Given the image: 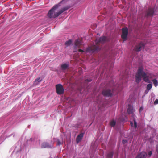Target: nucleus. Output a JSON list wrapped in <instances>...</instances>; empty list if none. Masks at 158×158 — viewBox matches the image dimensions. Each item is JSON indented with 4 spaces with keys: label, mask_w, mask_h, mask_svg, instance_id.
<instances>
[{
    "label": "nucleus",
    "mask_w": 158,
    "mask_h": 158,
    "mask_svg": "<svg viewBox=\"0 0 158 158\" xmlns=\"http://www.w3.org/2000/svg\"><path fill=\"white\" fill-rule=\"evenodd\" d=\"M143 66H141L139 67L135 76V79L136 82L139 83L141 81L142 78L147 83H150L151 81L149 79V76L144 71Z\"/></svg>",
    "instance_id": "nucleus-1"
},
{
    "label": "nucleus",
    "mask_w": 158,
    "mask_h": 158,
    "mask_svg": "<svg viewBox=\"0 0 158 158\" xmlns=\"http://www.w3.org/2000/svg\"><path fill=\"white\" fill-rule=\"evenodd\" d=\"M115 85L114 80L110 81L106 85V87L102 90V95L106 97H112L114 96L115 94Z\"/></svg>",
    "instance_id": "nucleus-2"
},
{
    "label": "nucleus",
    "mask_w": 158,
    "mask_h": 158,
    "mask_svg": "<svg viewBox=\"0 0 158 158\" xmlns=\"http://www.w3.org/2000/svg\"><path fill=\"white\" fill-rule=\"evenodd\" d=\"M127 107V112L128 114H132L131 118V120L130 121L131 126L136 129L137 128L138 124L137 122L136 121L137 117L133 113L135 110H134L133 106L131 104H128Z\"/></svg>",
    "instance_id": "nucleus-3"
},
{
    "label": "nucleus",
    "mask_w": 158,
    "mask_h": 158,
    "mask_svg": "<svg viewBox=\"0 0 158 158\" xmlns=\"http://www.w3.org/2000/svg\"><path fill=\"white\" fill-rule=\"evenodd\" d=\"M155 13V8L149 7L145 11V16H144L143 14L140 15L138 16V19H139L141 22H143L145 18L148 19L150 17L152 18Z\"/></svg>",
    "instance_id": "nucleus-4"
},
{
    "label": "nucleus",
    "mask_w": 158,
    "mask_h": 158,
    "mask_svg": "<svg viewBox=\"0 0 158 158\" xmlns=\"http://www.w3.org/2000/svg\"><path fill=\"white\" fill-rule=\"evenodd\" d=\"M84 46L82 40L78 39L76 40H75L74 44V48L75 50L74 51L76 52L77 50H78L79 52H84L85 51L81 49L83 48Z\"/></svg>",
    "instance_id": "nucleus-5"
},
{
    "label": "nucleus",
    "mask_w": 158,
    "mask_h": 158,
    "mask_svg": "<svg viewBox=\"0 0 158 158\" xmlns=\"http://www.w3.org/2000/svg\"><path fill=\"white\" fill-rule=\"evenodd\" d=\"M101 50V48L99 46L95 45L94 46L93 48H92L91 47H88L86 49L85 51L86 52L94 53V52H98Z\"/></svg>",
    "instance_id": "nucleus-6"
},
{
    "label": "nucleus",
    "mask_w": 158,
    "mask_h": 158,
    "mask_svg": "<svg viewBox=\"0 0 158 158\" xmlns=\"http://www.w3.org/2000/svg\"><path fill=\"white\" fill-rule=\"evenodd\" d=\"M56 91L58 95H62L64 93V89L63 85L61 84H56L55 86Z\"/></svg>",
    "instance_id": "nucleus-7"
},
{
    "label": "nucleus",
    "mask_w": 158,
    "mask_h": 158,
    "mask_svg": "<svg viewBox=\"0 0 158 158\" xmlns=\"http://www.w3.org/2000/svg\"><path fill=\"white\" fill-rule=\"evenodd\" d=\"M122 33L121 37L124 41H126L127 39V37L128 34V28L125 27L122 29Z\"/></svg>",
    "instance_id": "nucleus-8"
},
{
    "label": "nucleus",
    "mask_w": 158,
    "mask_h": 158,
    "mask_svg": "<svg viewBox=\"0 0 158 158\" xmlns=\"http://www.w3.org/2000/svg\"><path fill=\"white\" fill-rule=\"evenodd\" d=\"M145 44L142 42H141L138 45L136 46L134 48L135 51L139 52L140 51L142 48H144L145 47Z\"/></svg>",
    "instance_id": "nucleus-9"
},
{
    "label": "nucleus",
    "mask_w": 158,
    "mask_h": 158,
    "mask_svg": "<svg viewBox=\"0 0 158 158\" xmlns=\"http://www.w3.org/2000/svg\"><path fill=\"white\" fill-rule=\"evenodd\" d=\"M107 40V37L105 36H103L97 39L96 41L98 43L103 44Z\"/></svg>",
    "instance_id": "nucleus-10"
},
{
    "label": "nucleus",
    "mask_w": 158,
    "mask_h": 158,
    "mask_svg": "<svg viewBox=\"0 0 158 158\" xmlns=\"http://www.w3.org/2000/svg\"><path fill=\"white\" fill-rule=\"evenodd\" d=\"M69 62L63 63L61 65V69L62 71L64 72L66 69L69 68Z\"/></svg>",
    "instance_id": "nucleus-11"
},
{
    "label": "nucleus",
    "mask_w": 158,
    "mask_h": 158,
    "mask_svg": "<svg viewBox=\"0 0 158 158\" xmlns=\"http://www.w3.org/2000/svg\"><path fill=\"white\" fill-rule=\"evenodd\" d=\"M53 148V145L52 144H50L49 143L44 142L41 145V148Z\"/></svg>",
    "instance_id": "nucleus-12"
},
{
    "label": "nucleus",
    "mask_w": 158,
    "mask_h": 158,
    "mask_svg": "<svg viewBox=\"0 0 158 158\" xmlns=\"http://www.w3.org/2000/svg\"><path fill=\"white\" fill-rule=\"evenodd\" d=\"M85 133V131L81 132L77 136L76 139V142L77 143L82 139Z\"/></svg>",
    "instance_id": "nucleus-13"
},
{
    "label": "nucleus",
    "mask_w": 158,
    "mask_h": 158,
    "mask_svg": "<svg viewBox=\"0 0 158 158\" xmlns=\"http://www.w3.org/2000/svg\"><path fill=\"white\" fill-rule=\"evenodd\" d=\"M147 155V154L145 152L142 151L137 155L136 158H146Z\"/></svg>",
    "instance_id": "nucleus-14"
},
{
    "label": "nucleus",
    "mask_w": 158,
    "mask_h": 158,
    "mask_svg": "<svg viewBox=\"0 0 158 158\" xmlns=\"http://www.w3.org/2000/svg\"><path fill=\"white\" fill-rule=\"evenodd\" d=\"M114 153L113 151L108 152L106 154V158H113Z\"/></svg>",
    "instance_id": "nucleus-15"
},
{
    "label": "nucleus",
    "mask_w": 158,
    "mask_h": 158,
    "mask_svg": "<svg viewBox=\"0 0 158 158\" xmlns=\"http://www.w3.org/2000/svg\"><path fill=\"white\" fill-rule=\"evenodd\" d=\"M13 135V136L14 137L15 136V134L13 133V134H11L9 136H7L6 137H5V136L4 135H2L0 137V143H1L2 142L4 141V140L6 138L9 137L10 136H11V135Z\"/></svg>",
    "instance_id": "nucleus-16"
},
{
    "label": "nucleus",
    "mask_w": 158,
    "mask_h": 158,
    "mask_svg": "<svg viewBox=\"0 0 158 158\" xmlns=\"http://www.w3.org/2000/svg\"><path fill=\"white\" fill-rule=\"evenodd\" d=\"M42 81V79L40 77L36 78L35 80L34 83V84L36 85L39 84Z\"/></svg>",
    "instance_id": "nucleus-17"
},
{
    "label": "nucleus",
    "mask_w": 158,
    "mask_h": 158,
    "mask_svg": "<svg viewBox=\"0 0 158 158\" xmlns=\"http://www.w3.org/2000/svg\"><path fill=\"white\" fill-rule=\"evenodd\" d=\"M70 8L69 6H67L65 7L62 8L60 10H61L62 13H63L64 12L66 11Z\"/></svg>",
    "instance_id": "nucleus-18"
},
{
    "label": "nucleus",
    "mask_w": 158,
    "mask_h": 158,
    "mask_svg": "<svg viewBox=\"0 0 158 158\" xmlns=\"http://www.w3.org/2000/svg\"><path fill=\"white\" fill-rule=\"evenodd\" d=\"M152 82L154 86L156 87L158 85V82L156 79L155 78L152 80Z\"/></svg>",
    "instance_id": "nucleus-19"
},
{
    "label": "nucleus",
    "mask_w": 158,
    "mask_h": 158,
    "mask_svg": "<svg viewBox=\"0 0 158 158\" xmlns=\"http://www.w3.org/2000/svg\"><path fill=\"white\" fill-rule=\"evenodd\" d=\"M62 13L60 10L57 12L54 13V18L58 17Z\"/></svg>",
    "instance_id": "nucleus-20"
},
{
    "label": "nucleus",
    "mask_w": 158,
    "mask_h": 158,
    "mask_svg": "<svg viewBox=\"0 0 158 158\" xmlns=\"http://www.w3.org/2000/svg\"><path fill=\"white\" fill-rule=\"evenodd\" d=\"M72 42V41L71 40H69L65 42V44L67 46H69L71 44Z\"/></svg>",
    "instance_id": "nucleus-21"
},
{
    "label": "nucleus",
    "mask_w": 158,
    "mask_h": 158,
    "mask_svg": "<svg viewBox=\"0 0 158 158\" xmlns=\"http://www.w3.org/2000/svg\"><path fill=\"white\" fill-rule=\"evenodd\" d=\"M147 86V89L148 91L150 90L152 87V83H149Z\"/></svg>",
    "instance_id": "nucleus-22"
},
{
    "label": "nucleus",
    "mask_w": 158,
    "mask_h": 158,
    "mask_svg": "<svg viewBox=\"0 0 158 158\" xmlns=\"http://www.w3.org/2000/svg\"><path fill=\"white\" fill-rule=\"evenodd\" d=\"M116 124V121L114 120H113L111 121L110 123V124L112 127L114 126Z\"/></svg>",
    "instance_id": "nucleus-23"
},
{
    "label": "nucleus",
    "mask_w": 158,
    "mask_h": 158,
    "mask_svg": "<svg viewBox=\"0 0 158 158\" xmlns=\"http://www.w3.org/2000/svg\"><path fill=\"white\" fill-rule=\"evenodd\" d=\"M127 118V117L126 116H125V117L123 118H120V120L121 122H123L125 121H126Z\"/></svg>",
    "instance_id": "nucleus-24"
},
{
    "label": "nucleus",
    "mask_w": 158,
    "mask_h": 158,
    "mask_svg": "<svg viewBox=\"0 0 158 158\" xmlns=\"http://www.w3.org/2000/svg\"><path fill=\"white\" fill-rule=\"evenodd\" d=\"M63 144V142H61L59 139L57 140V146H60Z\"/></svg>",
    "instance_id": "nucleus-25"
},
{
    "label": "nucleus",
    "mask_w": 158,
    "mask_h": 158,
    "mask_svg": "<svg viewBox=\"0 0 158 158\" xmlns=\"http://www.w3.org/2000/svg\"><path fill=\"white\" fill-rule=\"evenodd\" d=\"M152 151L150 150L148 152L147 154L149 157H150L152 154Z\"/></svg>",
    "instance_id": "nucleus-26"
},
{
    "label": "nucleus",
    "mask_w": 158,
    "mask_h": 158,
    "mask_svg": "<svg viewBox=\"0 0 158 158\" xmlns=\"http://www.w3.org/2000/svg\"><path fill=\"white\" fill-rule=\"evenodd\" d=\"M21 151L20 149L18 150L17 149V148H15L14 149V152H16V153H18L19 152H20Z\"/></svg>",
    "instance_id": "nucleus-27"
},
{
    "label": "nucleus",
    "mask_w": 158,
    "mask_h": 158,
    "mask_svg": "<svg viewBox=\"0 0 158 158\" xmlns=\"http://www.w3.org/2000/svg\"><path fill=\"white\" fill-rule=\"evenodd\" d=\"M156 149L157 153V157L158 158V144H157L156 147Z\"/></svg>",
    "instance_id": "nucleus-28"
},
{
    "label": "nucleus",
    "mask_w": 158,
    "mask_h": 158,
    "mask_svg": "<svg viewBox=\"0 0 158 158\" xmlns=\"http://www.w3.org/2000/svg\"><path fill=\"white\" fill-rule=\"evenodd\" d=\"M127 142L128 141L127 140L123 139L122 141V143L123 144H125V143H127Z\"/></svg>",
    "instance_id": "nucleus-29"
},
{
    "label": "nucleus",
    "mask_w": 158,
    "mask_h": 158,
    "mask_svg": "<svg viewBox=\"0 0 158 158\" xmlns=\"http://www.w3.org/2000/svg\"><path fill=\"white\" fill-rule=\"evenodd\" d=\"M157 104H158V99H156L154 102V104L156 105Z\"/></svg>",
    "instance_id": "nucleus-30"
},
{
    "label": "nucleus",
    "mask_w": 158,
    "mask_h": 158,
    "mask_svg": "<svg viewBox=\"0 0 158 158\" xmlns=\"http://www.w3.org/2000/svg\"><path fill=\"white\" fill-rule=\"evenodd\" d=\"M86 81L88 82H91L92 81V79H87L85 80V81Z\"/></svg>",
    "instance_id": "nucleus-31"
},
{
    "label": "nucleus",
    "mask_w": 158,
    "mask_h": 158,
    "mask_svg": "<svg viewBox=\"0 0 158 158\" xmlns=\"http://www.w3.org/2000/svg\"><path fill=\"white\" fill-rule=\"evenodd\" d=\"M143 109V108L142 106H141L139 109V112L142 111Z\"/></svg>",
    "instance_id": "nucleus-32"
},
{
    "label": "nucleus",
    "mask_w": 158,
    "mask_h": 158,
    "mask_svg": "<svg viewBox=\"0 0 158 158\" xmlns=\"http://www.w3.org/2000/svg\"><path fill=\"white\" fill-rule=\"evenodd\" d=\"M73 126L77 128L79 126L78 124H76L75 126Z\"/></svg>",
    "instance_id": "nucleus-33"
},
{
    "label": "nucleus",
    "mask_w": 158,
    "mask_h": 158,
    "mask_svg": "<svg viewBox=\"0 0 158 158\" xmlns=\"http://www.w3.org/2000/svg\"><path fill=\"white\" fill-rule=\"evenodd\" d=\"M148 91H148V90H146L145 91V94H147V93L148 92Z\"/></svg>",
    "instance_id": "nucleus-34"
},
{
    "label": "nucleus",
    "mask_w": 158,
    "mask_h": 158,
    "mask_svg": "<svg viewBox=\"0 0 158 158\" xmlns=\"http://www.w3.org/2000/svg\"><path fill=\"white\" fill-rule=\"evenodd\" d=\"M107 77H110L111 75H110V74H109L108 75H107Z\"/></svg>",
    "instance_id": "nucleus-35"
},
{
    "label": "nucleus",
    "mask_w": 158,
    "mask_h": 158,
    "mask_svg": "<svg viewBox=\"0 0 158 158\" xmlns=\"http://www.w3.org/2000/svg\"><path fill=\"white\" fill-rule=\"evenodd\" d=\"M33 140V139L32 138H31L30 140L29 141L31 140V141H32Z\"/></svg>",
    "instance_id": "nucleus-36"
}]
</instances>
